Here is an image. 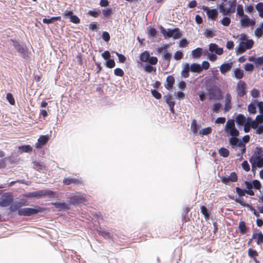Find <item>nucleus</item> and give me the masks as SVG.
Instances as JSON below:
<instances>
[{"mask_svg":"<svg viewBox=\"0 0 263 263\" xmlns=\"http://www.w3.org/2000/svg\"><path fill=\"white\" fill-rule=\"evenodd\" d=\"M183 54L181 51H177L174 54V59L176 60H180L183 58Z\"/></svg>","mask_w":263,"mask_h":263,"instance_id":"46","label":"nucleus"},{"mask_svg":"<svg viewBox=\"0 0 263 263\" xmlns=\"http://www.w3.org/2000/svg\"><path fill=\"white\" fill-rule=\"evenodd\" d=\"M254 44V42L252 39L247 40L246 42H241L236 49L237 54H242L247 49L252 48Z\"/></svg>","mask_w":263,"mask_h":263,"instance_id":"6","label":"nucleus"},{"mask_svg":"<svg viewBox=\"0 0 263 263\" xmlns=\"http://www.w3.org/2000/svg\"><path fill=\"white\" fill-rule=\"evenodd\" d=\"M175 83V78L173 76H168L166 78V84L165 87L168 90L172 89Z\"/></svg>","mask_w":263,"mask_h":263,"instance_id":"19","label":"nucleus"},{"mask_svg":"<svg viewBox=\"0 0 263 263\" xmlns=\"http://www.w3.org/2000/svg\"><path fill=\"white\" fill-rule=\"evenodd\" d=\"M48 140L47 136H41L38 139L37 142L35 143V146L36 148H41L44 145Z\"/></svg>","mask_w":263,"mask_h":263,"instance_id":"17","label":"nucleus"},{"mask_svg":"<svg viewBox=\"0 0 263 263\" xmlns=\"http://www.w3.org/2000/svg\"><path fill=\"white\" fill-rule=\"evenodd\" d=\"M204 35L206 37H213L214 36H215V34L213 33V32L210 30V29H206L204 32Z\"/></svg>","mask_w":263,"mask_h":263,"instance_id":"48","label":"nucleus"},{"mask_svg":"<svg viewBox=\"0 0 263 263\" xmlns=\"http://www.w3.org/2000/svg\"><path fill=\"white\" fill-rule=\"evenodd\" d=\"M252 239H256V243L260 245L263 243V234L261 232H254L252 234Z\"/></svg>","mask_w":263,"mask_h":263,"instance_id":"23","label":"nucleus"},{"mask_svg":"<svg viewBox=\"0 0 263 263\" xmlns=\"http://www.w3.org/2000/svg\"><path fill=\"white\" fill-rule=\"evenodd\" d=\"M12 201L13 199L10 196H3L0 199V206L7 207L11 204Z\"/></svg>","mask_w":263,"mask_h":263,"instance_id":"15","label":"nucleus"},{"mask_svg":"<svg viewBox=\"0 0 263 263\" xmlns=\"http://www.w3.org/2000/svg\"><path fill=\"white\" fill-rule=\"evenodd\" d=\"M244 68L247 71H252L254 69V66L252 64L247 63L244 66Z\"/></svg>","mask_w":263,"mask_h":263,"instance_id":"54","label":"nucleus"},{"mask_svg":"<svg viewBox=\"0 0 263 263\" xmlns=\"http://www.w3.org/2000/svg\"><path fill=\"white\" fill-rule=\"evenodd\" d=\"M190 70L189 64H186L183 70L181 71V75L184 78H187L189 77V71Z\"/></svg>","mask_w":263,"mask_h":263,"instance_id":"32","label":"nucleus"},{"mask_svg":"<svg viewBox=\"0 0 263 263\" xmlns=\"http://www.w3.org/2000/svg\"><path fill=\"white\" fill-rule=\"evenodd\" d=\"M203 50L201 48L198 47L192 51V55L194 59L199 58L202 54Z\"/></svg>","mask_w":263,"mask_h":263,"instance_id":"30","label":"nucleus"},{"mask_svg":"<svg viewBox=\"0 0 263 263\" xmlns=\"http://www.w3.org/2000/svg\"><path fill=\"white\" fill-rule=\"evenodd\" d=\"M138 67L148 72V51H145L139 56V60L137 61Z\"/></svg>","mask_w":263,"mask_h":263,"instance_id":"4","label":"nucleus"},{"mask_svg":"<svg viewBox=\"0 0 263 263\" xmlns=\"http://www.w3.org/2000/svg\"><path fill=\"white\" fill-rule=\"evenodd\" d=\"M212 129L210 127H206L202 129L199 132V135L201 136L208 135L212 133Z\"/></svg>","mask_w":263,"mask_h":263,"instance_id":"40","label":"nucleus"},{"mask_svg":"<svg viewBox=\"0 0 263 263\" xmlns=\"http://www.w3.org/2000/svg\"><path fill=\"white\" fill-rule=\"evenodd\" d=\"M248 255L250 257L252 258L256 263L259 262V261L257 259V257L258 256V253L256 250H253L251 248L249 249Z\"/></svg>","mask_w":263,"mask_h":263,"instance_id":"26","label":"nucleus"},{"mask_svg":"<svg viewBox=\"0 0 263 263\" xmlns=\"http://www.w3.org/2000/svg\"><path fill=\"white\" fill-rule=\"evenodd\" d=\"M206 14L209 18L213 20H215L218 15V11L216 9H208Z\"/></svg>","mask_w":263,"mask_h":263,"instance_id":"25","label":"nucleus"},{"mask_svg":"<svg viewBox=\"0 0 263 263\" xmlns=\"http://www.w3.org/2000/svg\"><path fill=\"white\" fill-rule=\"evenodd\" d=\"M225 131L229 132L231 136L237 137L239 136V131L236 128L235 121L233 119H229L225 126Z\"/></svg>","mask_w":263,"mask_h":263,"instance_id":"5","label":"nucleus"},{"mask_svg":"<svg viewBox=\"0 0 263 263\" xmlns=\"http://www.w3.org/2000/svg\"><path fill=\"white\" fill-rule=\"evenodd\" d=\"M236 5V0L229 1L227 3H221L218 8L223 15H230L235 12Z\"/></svg>","mask_w":263,"mask_h":263,"instance_id":"1","label":"nucleus"},{"mask_svg":"<svg viewBox=\"0 0 263 263\" xmlns=\"http://www.w3.org/2000/svg\"><path fill=\"white\" fill-rule=\"evenodd\" d=\"M246 121V117L242 114H239L236 116V122L239 126L243 125Z\"/></svg>","mask_w":263,"mask_h":263,"instance_id":"31","label":"nucleus"},{"mask_svg":"<svg viewBox=\"0 0 263 263\" xmlns=\"http://www.w3.org/2000/svg\"><path fill=\"white\" fill-rule=\"evenodd\" d=\"M106 66L110 68L114 67L115 66V62L114 60L109 59L106 62Z\"/></svg>","mask_w":263,"mask_h":263,"instance_id":"56","label":"nucleus"},{"mask_svg":"<svg viewBox=\"0 0 263 263\" xmlns=\"http://www.w3.org/2000/svg\"><path fill=\"white\" fill-rule=\"evenodd\" d=\"M245 11L248 13H251L254 11V6L253 4L246 6L245 7Z\"/></svg>","mask_w":263,"mask_h":263,"instance_id":"63","label":"nucleus"},{"mask_svg":"<svg viewBox=\"0 0 263 263\" xmlns=\"http://www.w3.org/2000/svg\"><path fill=\"white\" fill-rule=\"evenodd\" d=\"M41 210L40 208L36 209L25 208L18 210V214L20 215L31 216L40 212Z\"/></svg>","mask_w":263,"mask_h":263,"instance_id":"8","label":"nucleus"},{"mask_svg":"<svg viewBox=\"0 0 263 263\" xmlns=\"http://www.w3.org/2000/svg\"><path fill=\"white\" fill-rule=\"evenodd\" d=\"M251 95L253 98H258L260 95V92L258 89L254 88L251 91Z\"/></svg>","mask_w":263,"mask_h":263,"instance_id":"59","label":"nucleus"},{"mask_svg":"<svg viewBox=\"0 0 263 263\" xmlns=\"http://www.w3.org/2000/svg\"><path fill=\"white\" fill-rule=\"evenodd\" d=\"M256 9L258 11L259 16L263 18V3H258L256 5Z\"/></svg>","mask_w":263,"mask_h":263,"instance_id":"37","label":"nucleus"},{"mask_svg":"<svg viewBox=\"0 0 263 263\" xmlns=\"http://www.w3.org/2000/svg\"><path fill=\"white\" fill-rule=\"evenodd\" d=\"M209 50L212 53L215 52L218 55H221L223 52V48L219 47L218 45L215 43H211L209 45Z\"/></svg>","mask_w":263,"mask_h":263,"instance_id":"14","label":"nucleus"},{"mask_svg":"<svg viewBox=\"0 0 263 263\" xmlns=\"http://www.w3.org/2000/svg\"><path fill=\"white\" fill-rule=\"evenodd\" d=\"M189 43L186 39H181L179 43V46L180 47H186L188 46Z\"/></svg>","mask_w":263,"mask_h":263,"instance_id":"47","label":"nucleus"},{"mask_svg":"<svg viewBox=\"0 0 263 263\" xmlns=\"http://www.w3.org/2000/svg\"><path fill=\"white\" fill-rule=\"evenodd\" d=\"M240 23L242 27L246 28L249 26H254L255 24V22L254 20L250 19L249 16L246 15H244L240 20Z\"/></svg>","mask_w":263,"mask_h":263,"instance_id":"12","label":"nucleus"},{"mask_svg":"<svg viewBox=\"0 0 263 263\" xmlns=\"http://www.w3.org/2000/svg\"><path fill=\"white\" fill-rule=\"evenodd\" d=\"M221 181L222 183H223L225 184H228L230 181L231 182H236L238 180V177L237 174L235 172H232L230 174V176L229 177H226L223 176L221 178Z\"/></svg>","mask_w":263,"mask_h":263,"instance_id":"13","label":"nucleus"},{"mask_svg":"<svg viewBox=\"0 0 263 263\" xmlns=\"http://www.w3.org/2000/svg\"><path fill=\"white\" fill-rule=\"evenodd\" d=\"M230 143L232 145H236L239 142L238 139L237 138V137H233L230 139L229 140Z\"/></svg>","mask_w":263,"mask_h":263,"instance_id":"51","label":"nucleus"},{"mask_svg":"<svg viewBox=\"0 0 263 263\" xmlns=\"http://www.w3.org/2000/svg\"><path fill=\"white\" fill-rule=\"evenodd\" d=\"M44 193H45L44 190H40V191H35V192L31 193L30 196L40 198L42 196H44Z\"/></svg>","mask_w":263,"mask_h":263,"instance_id":"39","label":"nucleus"},{"mask_svg":"<svg viewBox=\"0 0 263 263\" xmlns=\"http://www.w3.org/2000/svg\"><path fill=\"white\" fill-rule=\"evenodd\" d=\"M164 99L165 100L166 103L168 105L171 112L173 114L174 113V106L175 103L173 100L172 96L171 95L164 96Z\"/></svg>","mask_w":263,"mask_h":263,"instance_id":"16","label":"nucleus"},{"mask_svg":"<svg viewBox=\"0 0 263 263\" xmlns=\"http://www.w3.org/2000/svg\"><path fill=\"white\" fill-rule=\"evenodd\" d=\"M33 167L36 170L40 172H43L45 170V166L43 164L39 162H35L34 163Z\"/></svg>","mask_w":263,"mask_h":263,"instance_id":"36","label":"nucleus"},{"mask_svg":"<svg viewBox=\"0 0 263 263\" xmlns=\"http://www.w3.org/2000/svg\"><path fill=\"white\" fill-rule=\"evenodd\" d=\"M89 197L85 194L75 195L71 197L70 201L72 204H77L88 201Z\"/></svg>","mask_w":263,"mask_h":263,"instance_id":"10","label":"nucleus"},{"mask_svg":"<svg viewBox=\"0 0 263 263\" xmlns=\"http://www.w3.org/2000/svg\"><path fill=\"white\" fill-rule=\"evenodd\" d=\"M254 103L257 104L259 108V111L260 114H263V102H258L257 100L254 101Z\"/></svg>","mask_w":263,"mask_h":263,"instance_id":"57","label":"nucleus"},{"mask_svg":"<svg viewBox=\"0 0 263 263\" xmlns=\"http://www.w3.org/2000/svg\"><path fill=\"white\" fill-rule=\"evenodd\" d=\"M190 70L192 72L200 73L202 71L201 66L197 63H193L190 66Z\"/></svg>","mask_w":263,"mask_h":263,"instance_id":"27","label":"nucleus"},{"mask_svg":"<svg viewBox=\"0 0 263 263\" xmlns=\"http://www.w3.org/2000/svg\"><path fill=\"white\" fill-rule=\"evenodd\" d=\"M24 204L22 203V202H15V203L11 205L10 210L12 211H15L17 210H18L19 209H20V208Z\"/></svg>","mask_w":263,"mask_h":263,"instance_id":"34","label":"nucleus"},{"mask_svg":"<svg viewBox=\"0 0 263 263\" xmlns=\"http://www.w3.org/2000/svg\"><path fill=\"white\" fill-rule=\"evenodd\" d=\"M244 76L243 71L239 68H235L234 70V74L233 76L237 79H241Z\"/></svg>","mask_w":263,"mask_h":263,"instance_id":"28","label":"nucleus"},{"mask_svg":"<svg viewBox=\"0 0 263 263\" xmlns=\"http://www.w3.org/2000/svg\"><path fill=\"white\" fill-rule=\"evenodd\" d=\"M248 111L250 114H254L256 112V108L254 104L251 103L248 107Z\"/></svg>","mask_w":263,"mask_h":263,"instance_id":"44","label":"nucleus"},{"mask_svg":"<svg viewBox=\"0 0 263 263\" xmlns=\"http://www.w3.org/2000/svg\"><path fill=\"white\" fill-rule=\"evenodd\" d=\"M231 96L229 93H227L225 97V104L224 110L225 112L228 111L231 108Z\"/></svg>","mask_w":263,"mask_h":263,"instance_id":"21","label":"nucleus"},{"mask_svg":"<svg viewBox=\"0 0 263 263\" xmlns=\"http://www.w3.org/2000/svg\"><path fill=\"white\" fill-rule=\"evenodd\" d=\"M221 107V105L219 103H216L213 105V111L216 113L219 111V109Z\"/></svg>","mask_w":263,"mask_h":263,"instance_id":"49","label":"nucleus"},{"mask_svg":"<svg viewBox=\"0 0 263 263\" xmlns=\"http://www.w3.org/2000/svg\"><path fill=\"white\" fill-rule=\"evenodd\" d=\"M191 130L194 134H196L198 129V125L197 124L196 121L193 120L191 123Z\"/></svg>","mask_w":263,"mask_h":263,"instance_id":"42","label":"nucleus"},{"mask_svg":"<svg viewBox=\"0 0 263 263\" xmlns=\"http://www.w3.org/2000/svg\"><path fill=\"white\" fill-rule=\"evenodd\" d=\"M102 14L105 17H109L111 14V10L110 9H105L102 10Z\"/></svg>","mask_w":263,"mask_h":263,"instance_id":"60","label":"nucleus"},{"mask_svg":"<svg viewBox=\"0 0 263 263\" xmlns=\"http://www.w3.org/2000/svg\"><path fill=\"white\" fill-rule=\"evenodd\" d=\"M21 153H29L32 151V147L30 145H22L18 147Z\"/></svg>","mask_w":263,"mask_h":263,"instance_id":"33","label":"nucleus"},{"mask_svg":"<svg viewBox=\"0 0 263 263\" xmlns=\"http://www.w3.org/2000/svg\"><path fill=\"white\" fill-rule=\"evenodd\" d=\"M237 14L240 16L243 17L244 15H246L244 14L243 7L242 5H238L236 8Z\"/></svg>","mask_w":263,"mask_h":263,"instance_id":"41","label":"nucleus"},{"mask_svg":"<svg viewBox=\"0 0 263 263\" xmlns=\"http://www.w3.org/2000/svg\"><path fill=\"white\" fill-rule=\"evenodd\" d=\"M114 73L117 76L122 77L124 75L123 71L119 68H116L114 70Z\"/></svg>","mask_w":263,"mask_h":263,"instance_id":"61","label":"nucleus"},{"mask_svg":"<svg viewBox=\"0 0 263 263\" xmlns=\"http://www.w3.org/2000/svg\"><path fill=\"white\" fill-rule=\"evenodd\" d=\"M248 60L250 62H254L256 66L263 65V57L256 58L254 56L249 57Z\"/></svg>","mask_w":263,"mask_h":263,"instance_id":"22","label":"nucleus"},{"mask_svg":"<svg viewBox=\"0 0 263 263\" xmlns=\"http://www.w3.org/2000/svg\"><path fill=\"white\" fill-rule=\"evenodd\" d=\"M232 66V62L223 63L220 66V71L222 74H224L226 73L231 70Z\"/></svg>","mask_w":263,"mask_h":263,"instance_id":"18","label":"nucleus"},{"mask_svg":"<svg viewBox=\"0 0 263 263\" xmlns=\"http://www.w3.org/2000/svg\"><path fill=\"white\" fill-rule=\"evenodd\" d=\"M242 167L243 169L246 171L249 172L250 171V165L249 163H248L247 161L245 160L242 163Z\"/></svg>","mask_w":263,"mask_h":263,"instance_id":"62","label":"nucleus"},{"mask_svg":"<svg viewBox=\"0 0 263 263\" xmlns=\"http://www.w3.org/2000/svg\"><path fill=\"white\" fill-rule=\"evenodd\" d=\"M10 44L14 46L22 57L25 59L27 57V48L25 44L14 40H11Z\"/></svg>","mask_w":263,"mask_h":263,"instance_id":"3","label":"nucleus"},{"mask_svg":"<svg viewBox=\"0 0 263 263\" xmlns=\"http://www.w3.org/2000/svg\"><path fill=\"white\" fill-rule=\"evenodd\" d=\"M262 28H257L255 30V35L257 37L259 38L261 37L263 35V32L262 30Z\"/></svg>","mask_w":263,"mask_h":263,"instance_id":"58","label":"nucleus"},{"mask_svg":"<svg viewBox=\"0 0 263 263\" xmlns=\"http://www.w3.org/2000/svg\"><path fill=\"white\" fill-rule=\"evenodd\" d=\"M151 92H152V94L153 95V96L156 99H160L161 98V97H162V95L158 91H157L156 90H152L151 91Z\"/></svg>","mask_w":263,"mask_h":263,"instance_id":"50","label":"nucleus"},{"mask_svg":"<svg viewBox=\"0 0 263 263\" xmlns=\"http://www.w3.org/2000/svg\"><path fill=\"white\" fill-rule=\"evenodd\" d=\"M249 161L252 164V168L255 167V165L258 167L263 166V158H261L259 156L253 155Z\"/></svg>","mask_w":263,"mask_h":263,"instance_id":"11","label":"nucleus"},{"mask_svg":"<svg viewBox=\"0 0 263 263\" xmlns=\"http://www.w3.org/2000/svg\"><path fill=\"white\" fill-rule=\"evenodd\" d=\"M238 230L241 234H245L247 233L249 230V228L246 226V223L243 221H240L239 222Z\"/></svg>","mask_w":263,"mask_h":263,"instance_id":"24","label":"nucleus"},{"mask_svg":"<svg viewBox=\"0 0 263 263\" xmlns=\"http://www.w3.org/2000/svg\"><path fill=\"white\" fill-rule=\"evenodd\" d=\"M254 187L256 190H260L261 185L260 182L257 180H254L252 182Z\"/></svg>","mask_w":263,"mask_h":263,"instance_id":"55","label":"nucleus"},{"mask_svg":"<svg viewBox=\"0 0 263 263\" xmlns=\"http://www.w3.org/2000/svg\"><path fill=\"white\" fill-rule=\"evenodd\" d=\"M201 212L204 215L205 218L208 219L210 217V213L208 209L204 205H201L200 207Z\"/></svg>","mask_w":263,"mask_h":263,"instance_id":"38","label":"nucleus"},{"mask_svg":"<svg viewBox=\"0 0 263 263\" xmlns=\"http://www.w3.org/2000/svg\"><path fill=\"white\" fill-rule=\"evenodd\" d=\"M236 192L240 197H242L245 195L246 190H243L239 187H236Z\"/></svg>","mask_w":263,"mask_h":263,"instance_id":"53","label":"nucleus"},{"mask_svg":"<svg viewBox=\"0 0 263 263\" xmlns=\"http://www.w3.org/2000/svg\"><path fill=\"white\" fill-rule=\"evenodd\" d=\"M218 152L219 155L223 157H228L230 154L229 151L224 147L220 148L219 149Z\"/></svg>","mask_w":263,"mask_h":263,"instance_id":"35","label":"nucleus"},{"mask_svg":"<svg viewBox=\"0 0 263 263\" xmlns=\"http://www.w3.org/2000/svg\"><path fill=\"white\" fill-rule=\"evenodd\" d=\"M6 98L10 104H11V105L14 104L15 101H14V99L12 94H11L10 93H8L6 95Z\"/></svg>","mask_w":263,"mask_h":263,"instance_id":"52","label":"nucleus"},{"mask_svg":"<svg viewBox=\"0 0 263 263\" xmlns=\"http://www.w3.org/2000/svg\"><path fill=\"white\" fill-rule=\"evenodd\" d=\"M236 90L239 97H243L247 93L246 82L243 81H239L236 85Z\"/></svg>","mask_w":263,"mask_h":263,"instance_id":"9","label":"nucleus"},{"mask_svg":"<svg viewBox=\"0 0 263 263\" xmlns=\"http://www.w3.org/2000/svg\"><path fill=\"white\" fill-rule=\"evenodd\" d=\"M161 33H162L165 39L173 37L174 39H179L181 37L182 34L179 28L174 29H168L167 30L162 26L160 28Z\"/></svg>","mask_w":263,"mask_h":263,"instance_id":"2","label":"nucleus"},{"mask_svg":"<svg viewBox=\"0 0 263 263\" xmlns=\"http://www.w3.org/2000/svg\"><path fill=\"white\" fill-rule=\"evenodd\" d=\"M221 24L224 26H228L231 23V19L228 17H224L221 21Z\"/></svg>","mask_w":263,"mask_h":263,"instance_id":"45","label":"nucleus"},{"mask_svg":"<svg viewBox=\"0 0 263 263\" xmlns=\"http://www.w3.org/2000/svg\"><path fill=\"white\" fill-rule=\"evenodd\" d=\"M59 18L60 17H52L49 19L45 18L43 20V22L45 24H51L54 21L58 20Z\"/></svg>","mask_w":263,"mask_h":263,"instance_id":"43","label":"nucleus"},{"mask_svg":"<svg viewBox=\"0 0 263 263\" xmlns=\"http://www.w3.org/2000/svg\"><path fill=\"white\" fill-rule=\"evenodd\" d=\"M81 182L82 181L80 179L71 177L66 178L63 180V183L65 185H69L70 184H79L81 183Z\"/></svg>","mask_w":263,"mask_h":263,"instance_id":"20","label":"nucleus"},{"mask_svg":"<svg viewBox=\"0 0 263 263\" xmlns=\"http://www.w3.org/2000/svg\"><path fill=\"white\" fill-rule=\"evenodd\" d=\"M168 46V44H164L162 46L158 48L157 51L159 53H162V60L170 64L172 55V53L167 50Z\"/></svg>","mask_w":263,"mask_h":263,"instance_id":"7","label":"nucleus"},{"mask_svg":"<svg viewBox=\"0 0 263 263\" xmlns=\"http://www.w3.org/2000/svg\"><path fill=\"white\" fill-rule=\"evenodd\" d=\"M53 204L56 208L59 209V211L69 209L68 204L65 202H55Z\"/></svg>","mask_w":263,"mask_h":263,"instance_id":"29","label":"nucleus"},{"mask_svg":"<svg viewBox=\"0 0 263 263\" xmlns=\"http://www.w3.org/2000/svg\"><path fill=\"white\" fill-rule=\"evenodd\" d=\"M102 37L105 42H108L110 40V35L106 31L103 32Z\"/></svg>","mask_w":263,"mask_h":263,"instance_id":"64","label":"nucleus"}]
</instances>
